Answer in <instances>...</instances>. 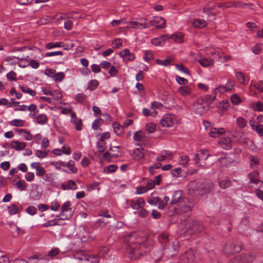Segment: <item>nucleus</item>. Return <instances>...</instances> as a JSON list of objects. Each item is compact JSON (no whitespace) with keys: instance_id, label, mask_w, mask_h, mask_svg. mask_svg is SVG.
Instances as JSON below:
<instances>
[{"instance_id":"3c124183","label":"nucleus","mask_w":263,"mask_h":263,"mask_svg":"<svg viewBox=\"0 0 263 263\" xmlns=\"http://www.w3.org/2000/svg\"><path fill=\"white\" fill-rule=\"evenodd\" d=\"M189 160L190 159L188 156L182 155L179 157V162L181 165L185 166Z\"/></svg>"},{"instance_id":"c85d7f7f","label":"nucleus","mask_w":263,"mask_h":263,"mask_svg":"<svg viewBox=\"0 0 263 263\" xmlns=\"http://www.w3.org/2000/svg\"><path fill=\"white\" fill-rule=\"evenodd\" d=\"M112 127L114 132L117 136H120L123 130V127L120 125L118 122H114L112 123Z\"/></svg>"},{"instance_id":"39448f33","label":"nucleus","mask_w":263,"mask_h":263,"mask_svg":"<svg viewBox=\"0 0 263 263\" xmlns=\"http://www.w3.org/2000/svg\"><path fill=\"white\" fill-rule=\"evenodd\" d=\"M192 109L197 115H201L208 110L207 107L204 105L203 100L200 98L195 101L192 105Z\"/></svg>"},{"instance_id":"e433bc0d","label":"nucleus","mask_w":263,"mask_h":263,"mask_svg":"<svg viewBox=\"0 0 263 263\" xmlns=\"http://www.w3.org/2000/svg\"><path fill=\"white\" fill-rule=\"evenodd\" d=\"M19 88L21 89V90L24 93H28L30 95L32 96H34L36 94V92L35 91L30 89L29 88L24 86H19Z\"/></svg>"},{"instance_id":"4d7b16f0","label":"nucleus","mask_w":263,"mask_h":263,"mask_svg":"<svg viewBox=\"0 0 263 263\" xmlns=\"http://www.w3.org/2000/svg\"><path fill=\"white\" fill-rule=\"evenodd\" d=\"M106 143L103 142H101L100 141L97 142V147L99 150V153H102L106 149Z\"/></svg>"},{"instance_id":"338daca9","label":"nucleus","mask_w":263,"mask_h":263,"mask_svg":"<svg viewBox=\"0 0 263 263\" xmlns=\"http://www.w3.org/2000/svg\"><path fill=\"white\" fill-rule=\"evenodd\" d=\"M134 140L138 142H140L142 140V136L141 131L136 132L133 136Z\"/></svg>"},{"instance_id":"f704fd0d","label":"nucleus","mask_w":263,"mask_h":263,"mask_svg":"<svg viewBox=\"0 0 263 263\" xmlns=\"http://www.w3.org/2000/svg\"><path fill=\"white\" fill-rule=\"evenodd\" d=\"M219 185L222 189H226L231 185V181L229 178H226L224 180H221L219 182Z\"/></svg>"},{"instance_id":"c03bdc74","label":"nucleus","mask_w":263,"mask_h":263,"mask_svg":"<svg viewBox=\"0 0 263 263\" xmlns=\"http://www.w3.org/2000/svg\"><path fill=\"white\" fill-rule=\"evenodd\" d=\"M98 84L99 83L97 80H91L88 84L87 89L90 90H93L98 87Z\"/></svg>"},{"instance_id":"680f3d73","label":"nucleus","mask_w":263,"mask_h":263,"mask_svg":"<svg viewBox=\"0 0 263 263\" xmlns=\"http://www.w3.org/2000/svg\"><path fill=\"white\" fill-rule=\"evenodd\" d=\"M231 101L234 105H238L241 102L240 98L236 94H234L231 96Z\"/></svg>"},{"instance_id":"aec40b11","label":"nucleus","mask_w":263,"mask_h":263,"mask_svg":"<svg viewBox=\"0 0 263 263\" xmlns=\"http://www.w3.org/2000/svg\"><path fill=\"white\" fill-rule=\"evenodd\" d=\"M215 8V4L212 2H209L206 5L205 7L204 8L203 12L206 13L208 15H209V16L210 15L214 16H215V14L211 13L210 11L214 9Z\"/></svg>"},{"instance_id":"e2e57ef3","label":"nucleus","mask_w":263,"mask_h":263,"mask_svg":"<svg viewBox=\"0 0 263 263\" xmlns=\"http://www.w3.org/2000/svg\"><path fill=\"white\" fill-rule=\"evenodd\" d=\"M26 212L31 215H33L36 213L37 209L34 206H29L26 209Z\"/></svg>"},{"instance_id":"5701e85b","label":"nucleus","mask_w":263,"mask_h":263,"mask_svg":"<svg viewBox=\"0 0 263 263\" xmlns=\"http://www.w3.org/2000/svg\"><path fill=\"white\" fill-rule=\"evenodd\" d=\"M198 62L204 67H207L214 64V60L210 58H202L199 60Z\"/></svg>"},{"instance_id":"b1692460","label":"nucleus","mask_w":263,"mask_h":263,"mask_svg":"<svg viewBox=\"0 0 263 263\" xmlns=\"http://www.w3.org/2000/svg\"><path fill=\"white\" fill-rule=\"evenodd\" d=\"M171 38L175 42L182 43L184 41L183 34L181 32H176L171 36Z\"/></svg>"},{"instance_id":"c756f323","label":"nucleus","mask_w":263,"mask_h":263,"mask_svg":"<svg viewBox=\"0 0 263 263\" xmlns=\"http://www.w3.org/2000/svg\"><path fill=\"white\" fill-rule=\"evenodd\" d=\"M206 22L200 18H196L193 22V26L196 28H203L206 26Z\"/></svg>"},{"instance_id":"69168bd1","label":"nucleus","mask_w":263,"mask_h":263,"mask_svg":"<svg viewBox=\"0 0 263 263\" xmlns=\"http://www.w3.org/2000/svg\"><path fill=\"white\" fill-rule=\"evenodd\" d=\"M235 85L234 82L232 79H229L225 86L227 87L228 91L232 90Z\"/></svg>"},{"instance_id":"72a5a7b5","label":"nucleus","mask_w":263,"mask_h":263,"mask_svg":"<svg viewBox=\"0 0 263 263\" xmlns=\"http://www.w3.org/2000/svg\"><path fill=\"white\" fill-rule=\"evenodd\" d=\"M36 122L39 124H44L47 121V117L45 114H40L35 117Z\"/></svg>"},{"instance_id":"ddd939ff","label":"nucleus","mask_w":263,"mask_h":263,"mask_svg":"<svg viewBox=\"0 0 263 263\" xmlns=\"http://www.w3.org/2000/svg\"><path fill=\"white\" fill-rule=\"evenodd\" d=\"M31 167L36 170L35 174L37 176L44 177L45 175V169L41 166L39 162H33L31 164Z\"/></svg>"},{"instance_id":"4be33fe9","label":"nucleus","mask_w":263,"mask_h":263,"mask_svg":"<svg viewBox=\"0 0 263 263\" xmlns=\"http://www.w3.org/2000/svg\"><path fill=\"white\" fill-rule=\"evenodd\" d=\"M200 98L203 100L204 105L209 109V105L215 100L216 96L213 97L210 95H206L200 97Z\"/></svg>"},{"instance_id":"9d476101","label":"nucleus","mask_w":263,"mask_h":263,"mask_svg":"<svg viewBox=\"0 0 263 263\" xmlns=\"http://www.w3.org/2000/svg\"><path fill=\"white\" fill-rule=\"evenodd\" d=\"M128 202L130 206L133 209H140L144 206L145 203L144 200L142 198H137L129 200Z\"/></svg>"},{"instance_id":"f03ea898","label":"nucleus","mask_w":263,"mask_h":263,"mask_svg":"<svg viewBox=\"0 0 263 263\" xmlns=\"http://www.w3.org/2000/svg\"><path fill=\"white\" fill-rule=\"evenodd\" d=\"M179 229L183 234L192 235L201 232L203 229V226L202 222L199 220H183L179 224Z\"/></svg>"},{"instance_id":"423d86ee","label":"nucleus","mask_w":263,"mask_h":263,"mask_svg":"<svg viewBox=\"0 0 263 263\" xmlns=\"http://www.w3.org/2000/svg\"><path fill=\"white\" fill-rule=\"evenodd\" d=\"M254 259V256L250 253L241 254L230 260V263H250Z\"/></svg>"},{"instance_id":"6e6552de","label":"nucleus","mask_w":263,"mask_h":263,"mask_svg":"<svg viewBox=\"0 0 263 263\" xmlns=\"http://www.w3.org/2000/svg\"><path fill=\"white\" fill-rule=\"evenodd\" d=\"M147 155V150L140 146L139 147L134 149L133 153L132 154V156L135 160L141 161L143 160L145 156Z\"/></svg>"},{"instance_id":"c9c22d12","label":"nucleus","mask_w":263,"mask_h":263,"mask_svg":"<svg viewBox=\"0 0 263 263\" xmlns=\"http://www.w3.org/2000/svg\"><path fill=\"white\" fill-rule=\"evenodd\" d=\"M25 121L21 119H14L10 122V125L16 127H22L25 125Z\"/></svg>"},{"instance_id":"cd10ccee","label":"nucleus","mask_w":263,"mask_h":263,"mask_svg":"<svg viewBox=\"0 0 263 263\" xmlns=\"http://www.w3.org/2000/svg\"><path fill=\"white\" fill-rule=\"evenodd\" d=\"M224 132V129L222 128H212L210 132V135L211 137L216 138L222 134Z\"/></svg>"},{"instance_id":"bf43d9fd","label":"nucleus","mask_w":263,"mask_h":263,"mask_svg":"<svg viewBox=\"0 0 263 263\" xmlns=\"http://www.w3.org/2000/svg\"><path fill=\"white\" fill-rule=\"evenodd\" d=\"M16 77V73L13 71H11L6 75L7 79L9 81H16L17 80Z\"/></svg>"},{"instance_id":"20e7f679","label":"nucleus","mask_w":263,"mask_h":263,"mask_svg":"<svg viewBox=\"0 0 263 263\" xmlns=\"http://www.w3.org/2000/svg\"><path fill=\"white\" fill-rule=\"evenodd\" d=\"M241 250V245L238 243L236 240H233L232 242L226 244L223 251L227 255H231L238 253Z\"/></svg>"},{"instance_id":"6ab92c4d","label":"nucleus","mask_w":263,"mask_h":263,"mask_svg":"<svg viewBox=\"0 0 263 263\" xmlns=\"http://www.w3.org/2000/svg\"><path fill=\"white\" fill-rule=\"evenodd\" d=\"M168 237L169 235L166 232H162L159 234L158 236V239L162 246H164L165 245H167L169 242H171L170 241Z\"/></svg>"},{"instance_id":"9b49d317","label":"nucleus","mask_w":263,"mask_h":263,"mask_svg":"<svg viewBox=\"0 0 263 263\" xmlns=\"http://www.w3.org/2000/svg\"><path fill=\"white\" fill-rule=\"evenodd\" d=\"M183 202L182 198V193L180 191H176L174 192L170 204L172 206L178 205Z\"/></svg>"},{"instance_id":"774afa93","label":"nucleus","mask_w":263,"mask_h":263,"mask_svg":"<svg viewBox=\"0 0 263 263\" xmlns=\"http://www.w3.org/2000/svg\"><path fill=\"white\" fill-rule=\"evenodd\" d=\"M254 130H255L260 136H263V125H257Z\"/></svg>"},{"instance_id":"603ef678","label":"nucleus","mask_w":263,"mask_h":263,"mask_svg":"<svg viewBox=\"0 0 263 263\" xmlns=\"http://www.w3.org/2000/svg\"><path fill=\"white\" fill-rule=\"evenodd\" d=\"M50 96L53 97L57 101L60 100L62 97L61 93L57 90L51 91Z\"/></svg>"},{"instance_id":"864d4df0","label":"nucleus","mask_w":263,"mask_h":263,"mask_svg":"<svg viewBox=\"0 0 263 263\" xmlns=\"http://www.w3.org/2000/svg\"><path fill=\"white\" fill-rule=\"evenodd\" d=\"M35 152V156L39 158H44L48 156V153L46 151L36 150Z\"/></svg>"},{"instance_id":"1a4fd4ad","label":"nucleus","mask_w":263,"mask_h":263,"mask_svg":"<svg viewBox=\"0 0 263 263\" xmlns=\"http://www.w3.org/2000/svg\"><path fill=\"white\" fill-rule=\"evenodd\" d=\"M175 210L177 214H189L191 211V208L190 205L185 204L184 202L180 203L175 207Z\"/></svg>"},{"instance_id":"2f4dec72","label":"nucleus","mask_w":263,"mask_h":263,"mask_svg":"<svg viewBox=\"0 0 263 263\" xmlns=\"http://www.w3.org/2000/svg\"><path fill=\"white\" fill-rule=\"evenodd\" d=\"M71 122L75 125L76 129L77 130H81L82 127V123L81 119H78L77 117H74L71 119Z\"/></svg>"},{"instance_id":"4c0bfd02","label":"nucleus","mask_w":263,"mask_h":263,"mask_svg":"<svg viewBox=\"0 0 263 263\" xmlns=\"http://www.w3.org/2000/svg\"><path fill=\"white\" fill-rule=\"evenodd\" d=\"M172 61V60L171 58H167L164 60L157 59V60H156V63L159 65H163L164 66H167L168 65L171 64Z\"/></svg>"},{"instance_id":"dca6fc26","label":"nucleus","mask_w":263,"mask_h":263,"mask_svg":"<svg viewBox=\"0 0 263 263\" xmlns=\"http://www.w3.org/2000/svg\"><path fill=\"white\" fill-rule=\"evenodd\" d=\"M61 188L63 190H75L78 188V187L77 184L74 181L69 180L66 182L61 183Z\"/></svg>"},{"instance_id":"6e6d98bb","label":"nucleus","mask_w":263,"mask_h":263,"mask_svg":"<svg viewBox=\"0 0 263 263\" xmlns=\"http://www.w3.org/2000/svg\"><path fill=\"white\" fill-rule=\"evenodd\" d=\"M210 54L215 55L214 58H217L219 60V59L222 58L223 52L220 50H214L210 51Z\"/></svg>"},{"instance_id":"a211bd4d","label":"nucleus","mask_w":263,"mask_h":263,"mask_svg":"<svg viewBox=\"0 0 263 263\" xmlns=\"http://www.w3.org/2000/svg\"><path fill=\"white\" fill-rule=\"evenodd\" d=\"M26 146L25 142H20L18 141L13 140L11 142L10 147L15 149L16 151H20L24 149Z\"/></svg>"},{"instance_id":"4468645a","label":"nucleus","mask_w":263,"mask_h":263,"mask_svg":"<svg viewBox=\"0 0 263 263\" xmlns=\"http://www.w3.org/2000/svg\"><path fill=\"white\" fill-rule=\"evenodd\" d=\"M174 122L173 116L171 115H166L163 116L160 121V124L163 127H170Z\"/></svg>"},{"instance_id":"7ed1b4c3","label":"nucleus","mask_w":263,"mask_h":263,"mask_svg":"<svg viewBox=\"0 0 263 263\" xmlns=\"http://www.w3.org/2000/svg\"><path fill=\"white\" fill-rule=\"evenodd\" d=\"M179 250L178 242L174 241L163 246L162 257L163 258H171L175 256Z\"/></svg>"},{"instance_id":"a878e982","label":"nucleus","mask_w":263,"mask_h":263,"mask_svg":"<svg viewBox=\"0 0 263 263\" xmlns=\"http://www.w3.org/2000/svg\"><path fill=\"white\" fill-rule=\"evenodd\" d=\"M250 107L253 108V109L257 111H263V102L260 101H258L256 103L252 102L250 104Z\"/></svg>"},{"instance_id":"052dcab7","label":"nucleus","mask_w":263,"mask_h":263,"mask_svg":"<svg viewBox=\"0 0 263 263\" xmlns=\"http://www.w3.org/2000/svg\"><path fill=\"white\" fill-rule=\"evenodd\" d=\"M86 99V96L83 93H78L76 95V99L79 103H83Z\"/></svg>"},{"instance_id":"13d9d810","label":"nucleus","mask_w":263,"mask_h":263,"mask_svg":"<svg viewBox=\"0 0 263 263\" xmlns=\"http://www.w3.org/2000/svg\"><path fill=\"white\" fill-rule=\"evenodd\" d=\"M16 185L17 187L21 191L25 190L26 187V183L24 180H21L17 181L16 183Z\"/></svg>"},{"instance_id":"8fccbe9b","label":"nucleus","mask_w":263,"mask_h":263,"mask_svg":"<svg viewBox=\"0 0 263 263\" xmlns=\"http://www.w3.org/2000/svg\"><path fill=\"white\" fill-rule=\"evenodd\" d=\"M109 252V249L106 247H102L100 249L99 252L97 255L98 257H104L105 255H107Z\"/></svg>"},{"instance_id":"a18cd8bd","label":"nucleus","mask_w":263,"mask_h":263,"mask_svg":"<svg viewBox=\"0 0 263 263\" xmlns=\"http://www.w3.org/2000/svg\"><path fill=\"white\" fill-rule=\"evenodd\" d=\"M53 79L55 81L60 82L63 80V79L65 77V74L63 72H59L57 73H55L54 76H53Z\"/></svg>"},{"instance_id":"a19ab883","label":"nucleus","mask_w":263,"mask_h":263,"mask_svg":"<svg viewBox=\"0 0 263 263\" xmlns=\"http://www.w3.org/2000/svg\"><path fill=\"white\" fill-rule=\"evenodd\" d=\"M237 124L241 128H244L247 124V121L242 117H238L236 120Z\"/></svg>"},{"instance_id":"ea45409f","label":"nucleus","mask_w":263,"mask_h":263,"mask_svg":"<svg viewBox=\"0 0 263 263\" xmlns=\"http://www.w3.org/2000/svg\"><path fill=\"white\" fill-rule=\"evenodd\" d=\"M144 59L146 61L152 60L154 59L153 52L151 50L144 51Z\"/></svg>"},{"instance_id":"49530a36","label":"nucleus","mask_w":263,"mask_h":263,"mask_svg":"<svg viewBox=\"0 0 263 263\" xmlns=\"http://www.w3.org/2000/svg\"><path fill=\"white\" fill-rule=\"evenodd\" d=\"M235 76L241 84L245 83L246 78L242 72H236L235 73Z\"/></svg>"},{"instance_id":"f257e3e1","label":"nucleus","mask_w":263,"mask_h":263,"mask_svg":"<svg viewBox=\"0 0 263 263\" xmlns=\"http://www.w3.org/2000/svg\"><path fill=\"white\" fill-rule=\"evenodd\" d=\"M137 235L136 233H132L125 238L127 241L126 249L129 254V257L135 259L149 252L152 248V243L151 241L146 240L141 243L135 241Z\"/></svg>"},{"instance_id":"412c9836","label":"nucleus","mask_w":263,"mask_h":263,"mask_svg":"<svg viewBox=\"0 0 263 263\" xmlns=\"http://www.w3.org/2000/svg\"><path fill=\"white\" fill-rule=\"evenodd\" d=\"M170 39V36L168 35H163L160 38H154L151 40V43L155 46H159L162 44V41L164 43L166 40Z\"/></svg>"},{"instance_id":"bb28decb","label":"nucleus","mask_w":263,"mask_h":263,"mask_svg":"<svg viewBox=\"0 0 263 263\" xmlns=\"http://www.w3.org/2000/svg\"><path fill=\"white\" fill-rule=\"evenodd\" d=\"M128 27H131L136 29H140L147 28V25L145 23H140L139 22H130Z\"/></svg>"},{"instance_id":"79ce46f5","label":"nucleus","mask_w":263,"mask_h":263,"mask_svg":"<svg viewBox=\"0 0 263 263\" xmlns=\"http://www.w3.org/2000/svg\"><path fill=\"white\" fill-rule=\"evenodd\" d=\"M74 162L72 160H70L68 162L66 166L69 169L71 173L75 174L77 172V169L74 166Z\"/></svg>"},{"instance_id":"de8ad7c7","label":"nucleus","mask_w":263,"mask_h":263,"mask_svg":"<svg viewBox=\"0 0 263 263\" xmlns=\"http://www.w3.org/2000/svg\"><path fill=\"white\" fill-rule=\"evenodd\" d=\"M18 211V206L15 204H11L8 206V212L10 215L15 214Z\"/></svg>"},{"instance_id":"2eb2a0df","label":"nucleus","mask_w":263,"mask_h":263,"mask_svg":"<svg viewBox=\"0 0 263 263\" xmlns=\"http://www.w3.org/2000/svg\"><path fill=\"white\" fill-rule=\"evenodd\" d=\"M151 25L158 28H163L166 26L165 20L162 17H155L152 21Z\"/></svg>"},{"instance_id":"f3484780","label":"nucleus","mask_w":263,"mask_h":263,"mask_svg":"<svg viewBox=\"0 0 263 263\" xmlns=\"http://www.w3.org/2000/svg\"><path fill=\"white\" fill-rule=\"evenodd\" d=\"M119 55L123 58L124 60L127 61H132L135 59V55L134 53L130 52L129 50L125 49L119 52Z\"/></svg>"},{"instance_id":"393cba45","label":"nucleus","mask_w":263,"mask_h":263,"mask_svg":"<svg viewBox=\"0 0 263 263\" xmlns=\"http://www.w3.org/2000/svg\"><path fill=\"white\" fill-rule=\"evenodd\" d=\"M258 172L257 171H255L250 173L249 175V178L250 180V182L257 184L260 180L258 179Z\"/></svg>"},{"instance_id":"7c9ffc66","label":"nucleus","mask_w":263,"mask_h":263,"mask_svg":"<svg viewBox=\"0 0 263 263\" xmlns=\"http://www.w3.org/2000/svg\"><path fill=\"white\" fill-rule=\"evenodd\" d=\"M252 87L256 88L260 92H263V81H260L257 83L252 81L250 86V90H252Z\"/></svg>"},{"instance_id":"37998d69","label":"nucleus","mask_w":263,"mask_h":263,"mask_svg":"<svg viewBox=\"0 0 263 263\" xmlns=\"http://www.w3.org/2000/svg\"><path fill=\"white\" fill-rule=\"evenodd\" d=\"M70 206L71 202L70 201H67L65 202L61 207L62 213L63 214V213L68 211H70L71 212V209L70 208Z\"/></svg>"},{"instance_id":"0eeeda50","label":"nucleus","mask_w":263,"mask_h":263,"mask_svg":"<svg viewBox=\"0 0 263 263\" xmlns=\"http://www.w3.org/2000/svg\"><path fill=\"white\" fill-rule=\"evenodd\" d=\"M195 259L194 250L190 249L180 257L178 263H194Z\"/></svg>"},{"instance_id":"58836bf2","label":"nucleus","mask_w":263,"mask_h":263,"mask_svg":"<svg viewBox=\"0 0 263 263\" xmlns=\"http://www.w3.org/2000/svg\"><path fill=\"white\" fill-rule=\"evenodd\" d=\"M63 46L64 43L63 42H55L48 43L46 45V48L50 49L52 48L63 47Z\"/></svg>"},{"instance_id":"0e129e2a","label":"nucleus","mask_w":263,"mask_h":263,"mask_svg":"<svg viewBox=\"0 0 263 263\" xmlns=\"http://www.w3.org/2000/svg\"><path fill=\"white\" fill-rule=\"evenodd\" d=\"M181 172H182L181 168L180 167H178V168H176L172 170L171 171V173L173 177H178L179 176Z\"/></svg>"},{"instance_id":"09e8293b","label":"nucleus","mask_w":263,"mask_h":263,"mask_svg":"<svg viewBox=\"0 0 263 263\" xmlns=\"http://www.w3.org/2000/svg\"><path fill=\"white\" fill-rule=\"evenodd\" d=\"M156 128V125L153 123H148L146 125V130L149 133H153L155 132Z\"/></svg>"},{"instance_id":"f8f14e48","label":"nucleus","mask_w":263,"mask_h":263,"mask_svg":"<svg viewBox=\"0 0 263 263\" xmlns=\"http://www.w3.org/2000/svg\"><path fill=\"white\" fill-rule=\"evenodd\" d=\"M218 143L222 148L225 149H229L232 147L231 138L228 137L220 138L218 140Z\"/></svg>"},{"instance_id":"473e14b6","label":"nucleus","mask_w":263,"mask_h":263,"mask_svg":"<svg viewBox=\"0 0 263 263\" xmlns=\"http://www.w3.org/2000/svg\"><path fill=\"white\" fill-rule=\"evenodd\" d=\"M179 91L183 96H187L191 94V89L188 86H184L179 87Z\"/></svg>"},{"instance_id":"5fc2aeb1","label":"nucleus","mask_w":263,"mask_h":263,"mask_svg":"<svg viewBox=\"0 0 263 263\" xmlns=\"http://www.w3.org/2000/svg\"><path fill=\"white\" fill-rule=\"evenodd\" d=\"M159 202V197H153L152 198H149L147 199V202L153 205L156 206L158 203Z\"/></svg>"}]
</instances>
